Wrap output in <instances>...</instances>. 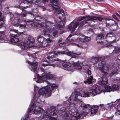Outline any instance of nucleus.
<instances>
[{"instance_id": "e2e57ef3", "label": "nucleus", "mask_w": 120, "mask_h": 120, "mask_svg": "<svg viewBox=\"0 0 120 120\" xmlns=\"http://www.w3.org/2000/svg\"><path fill=\"white\" fill-rule=\"evenodd\" d=\"M38 25H40V27H42V26H41V25H40V24H38Z\"/></svg>"}, {"instance_id": "774afa93", "label": "nucleus", "mask_w": 120, "mask_h": 120, "mask_svg": "<svg viewBox=\"0 0 120 120\" xmlns=\"http://www.w3.org/2000/svg\"><path fill=\"white\" fill-rule=\"evenodd\" d=\"M23 15L24 16V17L25 16V14H23Z\"/></svg>"}, {"instance_id": "0e129e2a", "label": "nucleus", "mask_w": 120, "mask_h": 120, "mask_svg": "<svg viewBox=\"0 0 120 120\" xmlns=\"http://www.w3.org/2000/svg\"><path fill=\"white\" fill-rule=\"evenodd\" d=\"M117 16L120 17V15L119 14L118 15V16Z\"/></svg>"}, {"instance_id": "e433bc0d", "label": "nucleus", "mask_w": 120, "mask_h": 120, "mask_svg": "<svg viewBox=\"0 0 120 120\" xmlns=\"http://www.w3.org/2000/svg\"><path fill=\"white\" fill-rule=\"evenodd\" d=\"M114 81L115 82H118L120 81V79L117 78L115 79Z\"/></svg>"}, {"instance_id": "1a4fd4ad", "label": "nucleus", "mask_w": 120, "mask_h": 120, "mask_svg": "<svg viewBox=\"0 0 120 120\" xmlns=\"http://www.w3.org/2000/svg\"><path fill=\"white\" fill-rule=\"evenodd\" d=\"M54 76L50 72H45L41 76H38L36 81L37 83H41L43 81H46L47 79H54Z\"/></svg>"}, {"instance_id": "2eb2a0df", "label": "nucleus", "mask_w": 120, "mask_h": 120, "mask_svg": "<svg viewBox=\"0 0 120 120\" xmlns=\"http://www.w3.org/2000/svg\"><path fill=\"white\" fill-rule=\"evenodd\" d=\"M22 20H19V18L18 17L15 18L12 22V24L14 26H18L21 29H24L25 27V26L24 25L19 24V23H21Z\"/></svg>"}, {"instance_id": "393cba45", "label": "nucleus", "mask_w": 120, "mask_h": 120, "mask_svg": "<svg viewBox=\"0 0 120 120\" xmlns=\"http://www.w3.org/2000/svg\"><path fill=\"white\" fill-rule=\"evenodd\" d=\"M93 77L92 76H91L89 78L86 80V81H84V82L85 83H87L89 84L91 83L92 82V80L93 79Z\"/></svg>"}, {"instance_id": "c85d7f7f", "label": "nucleus", "mask_w": 120, "mask_h": 120, "mask_svg": "<svg viewBox=\"0 0 120 120\" xmlns=\"http://www.w3.org/2000/svg\"><path fill=\"white\" fill-rule=\"evenodd\" d=\"M52 24V23L49 22H46V23L45 24V25L46 27L47 28H48V29H49V26H51L50 25Z\"/></svg>"}, {"instance_id": "6e6552de", "label": "nucleus", "mask_w": 120, "mask_h": 120, "mask_svg": "<svg viewBox=\"0 0 120 120\" xmlns=\"http://www.w3.org/2000/svg\"><path fill=\"white\" fill-rule=\"evenodd\" d=\"M34 100L33 99L31 101L30 107L28 109V114L30 113L33 114L34 113L38 116L41 115V112H43L44 110L38 106H36V103L35 102L34 103Z\"/></svg>"}, {"instance_id": "20e7f679", "label": "nucleus", "mask_w": 120, "mask_h": 120, "mask_svg": "<svg viewBox=\"0 0 120 120\" xmlns=\"http://www.w3.org/2000/svg\"><path fill=\"white\" fill-rule=\"evenodd\" d=\"M58 87V85L55 84H50L43 87L41 88L39 90L38 94H46L47 97L51 96L52 91L54 90Z\"/></svg>"}, {"instance_id": "72a5a7b5", "label": "nucleus", "mask_w": 120, "mask_h": 120, "mask_svg": "<svg viewBox=\"0 0 120 120\" xmlns=\"http://www.w3.org/2000/svg\"><path fill=\"white\" fill-rule=\"evenodd\" d=\"M42 65L43 66H52L54 68L55 67L54 65L53 64H42Z\"/></svg>"}, {"instance_id": "4be33fe9", "label": "nucleus", "mask_w": 120, "mask_h": 120, "mask_svg": "<svg viewBox=\"0 0 120 120\" xmlns=\"http://www.w3.org/2000/svg\"><path fill=\"white\" fill-rule=\"evenodd\" d=\"M79 36V37L77 38L76 39V40L77 42H79L80 43L81 42H85V36L80 35Z\"/></svg>"}, {"instance_id": "a211bd4d", "label": "nucleus", "mask_w": 120, "mask_h": 120, "mask_svg": "<svg viewBox=\"0 0 120 120\" xmlns=\"http://www.w3.org/2000/svg\"><path fill=\"white\" fill-rule=\"evenodd\" d=\"M28 63L29 64H30L31 66L30 69L32 71L35 72L37 69V66L38 63L37 62L31 63L30 61H28Z\"/></svg>"}, {"instance_id": "9b49d317", "label": "nucleus", "mask_w": 120, "mask_h": 120, "mask_svg": "<svg viewBox=\"0 0 120 120\" xmlns=\"http://www.w3.org/2000/svg\"><path fill=\"white\" fill-rule=\"evenodd\" d=\"M55 111L53 109H48L46 112V114L44 115L43 118H49L50 120H56L57 118V115L55 113Z\"/></svg>"}, {"instance_id": "69168bd1", "label": "nucleus", "mask_w": 120, "mask_h": 120, "mask_svg": "<svg viewBox=\"0 0 120 120\" xmlns=\"http://www.w3.org/2000/svg\"><path fill=\"white\" fill-rule=\"evenodd\" d=\"M116 14L117 15V16H118V15H119V14L117 13H116Z\"/></svg>"}, {"instance_id": "c756f323", "label": "nucleus", "mask_w": 120, "mask_h": 120, "mask_svg": "<svg viewBox=\"0 0 120 120\" xmlns=\"http://www.w3.org/2000/svg\"><path fill=\"white\" fill-rule=\"evenodd\" d=\"M115 114L116 115H120V104L119 105V106L118 107V111L115 113Z\"/></svg>"}, {"instance_id": "b1692460", "label": "nucleus", "mask_w": 120, "mask_h": 120, "mask_svg": "<svg viewBox=\"0 0 120 120\" xmlns=\"http://www.w3.org/2000/svg\"><path fill=\"white\" fill-rule=\"evenodd\" d=\"M104 87L106 90V92H110L111 91H112V87L111 86L106 85Z\"/></svg>"}, {"instance_id": "79ce46f5", "label": "nucleus", "mask_w": 120, "mask_h": 120, "mask_svg": "<svg viewBox=\"0 0 120 120\" xmlns=\"http://www.w3.org/2000/svg\"><path fill=\"white\" fill-rule=\"evenodd\" d=\"M36 95H35V96H34V99H35V100H37V101L38 102H40V100H39V99H38V98H37V99H36Z\"/></svg>"}, {"instance_id": "680f3d73", "label": "nucleus", "mask_w": 120, "mask_h": 120, "mask_svg": "<svg viewBox=\"0 0 120 120\" xmlns=\"http://www.w3.org/2000/svg\"><path fill=\"white\" fill-rule=\"evenodd\" d=\"M64 44V43H61V44H60V45H62V44Z\"/></svg>"}, {"instance_id": "c03bdc74", "label": "nucleus", "mask_w": 120, "mask_h": 120, "mask_svg": "<svg viewBox=\"0 0 120 120\" xmlns=\"http://www.w3.org/2000/svg\"><path fill=\"white\" fill-rule=\"evenodd\" d=\"M29 117V116H28V115H26L25 117V120H26Z\"/></svg>"}, {"instance_id": "6e6d98bb", "label": "nucleus", "mask_w": 120, "mask_h": 120, "mask_svg": "<svg viewBox=\"0 0 120 120\" xmlns=\"http://www.w3.org/2000/svg\"><path fill=\"white\" fill-rule=\"evenodd\" d=\"M120 98L119 99H117L116 100V102H118L120 101Z\"/></svg>"}, {"instance_id": "0eeeda50", "label": "nucleus", "mask_w": 120, "mask_h": 120, "mask_svg": "<svg viewBox=\"0 0 120 120\" xmlns=\"http://www.w3.org/2000/svg\"><path fill=\"white\" fill-rule=\"evenodd\" d=\"M50 2L52 3V5L53 9H55L57 11L58 10L59 17L62 21H65L66 19L64 17L65 14L64 11L62 9L59 10L58 6L59 5V2L57 0H51Z\"/></svg>"}, {"instance_id": "6ab92c4d", "label": "nucleus", "mask_w": 120, "mask_h": 120, "mask_svg": "<svg viewBox=\"0 0 120 120\" xmlns=\"http://www.w3.org/2000/svg\"><path fill=\"white\" fill-rule=\"evenodd\" d=\"M92 19L93 18L90 16H82L81 17H79L78 19V20L80 21L84 19H85L86 21L85 22V23H87V21L92 20Z\"/></svg>"}, {"instance_id": "bf43d9fd", "label": "nucleus", "mask_w": 120, "mask_h": 120, "mask_svg": "<svg viewBox=\"0 0 120 120\" xmlns=\"http://www.w3.org/2000/svg\"><path fill=\"white\" fill-rule=\"evenodd\" d=\"M5 0H2L1 1L0 0V3L2 2H4Z\"/></svg>"}, {"instance_id": "5701e85b", "label": "nucleus", "mask_w": 120, "mask_h": 120, "mask_svg": "<svg viewBox=\"0 0 120 120\" xmlns=\"http://www.w3.org/2000/svg\"><path fill=\"white\" fill-rule=\"evenodd\" d=\"M4 33L3 31L0 32V43L1 42H8V41H5L4 38Z\"/></svg>"}, {"instance_id": "f8f14e48", "label": "nucleus", "mask_w": 120, "mask_h": 120, "mask_svg": "<svg viewBox=\"0 0 120 120\" xmlns=\"http://www.w3.org/2000/svg\"><path fill=\"white\" fill-rule=\"evenodd\" d=\"M62 64L63 67L65 68L75 67L76 69L79 70H81L82 68L80 64L78 63H75L73 61H72L71 62H64Z\"/></svg>"}, {"instance_id": "4c0bfd02", "label": "nucleus", "mask_w": 120, "mask_h": 120, "mask_svg": "<svg viewBox=\"0 0 120 120\" xmlns=\"http://www.w3.org/2000/svg\"><path fill=\"white\" fill-rule=\"evenodd\" d=\"M15 32L16 33H18V30H14V29L13 30H10V32Z\"/></svg>"}, {"instance_id": "2f4dec72", "label": "nucleus", "mask_w": 120, "mask_h": 120, "mask_svg": "<svg viewBox=\"0 0 120 120\" xmlns=\"http://www.w3.org/2000/svg\"><path fill=\"white\" fill-rule=\"evenodd\" d=\"M113 35L112 33H110L107 34L106 36V37L107 38L113 37Z\"/></svg>"}, {"instance_id": "5fc2aeb1", "label": "nucleus", "mask_w": 120, "mask_h": 120, "mask_svg": "<svg viewBox=\"0 0 120 120\" xmlns=\"http://www.w3.org/2000/svg\"><path fill=\"white\" fill-rule=\"evenodd\" d=\"M62 40V38H60L58 41V42L59 43L60 42V41Z\"/></svg>"}, {"instance_id": "412c9836", "label": "nucleus", "mask_w": 120, "mask_h": 120, "mask_svg": "<svg viewBox=\"0 0 120 120\" xmlns=\"http://www.w3.org/2000/svg\"><path fill=\"white\" fill-rule=\"evenodd\" d=\"M104 38V34H100L98 36L96 40L98 42L100 43H102L103 42L102 40H103Z\"/></svg>"}, {"instance_id": "39448f33", "label": "nucleus", "mask_w": 120, "mask_h": 120, "mask_svg": "<svg viewBox=\"0 0 120 120\" xmlns=\"http://www.w3.org/2000/svg\"><path fill=\"white\" fill-rule=\"evenodd\" d=\"M101 64L99 63L98 64L99 69L102 72L103 76L99 79L98 81V83L102 85L107 84L108 82V80L106 76H108L109 73L107 72L108 68L105 66V65H101Z\"/></svg>"}, {"instance_id": "a19ab883", "label": "nucleus", "mask_w": 120, "mask_h": 120, "mask_svg": "<svg viewBox=\"0 0 120 120\" xmlns=\"http://www.w3.org/2000/svg\"><path fill=\"white\" fill-rule=\"evenodd\" d=\"M87 74L89 75H90L91 74V71L89 69L87 70Z\"/></svg>"}, {"instance_id": "423d86ee", "label": "nucleus", "mask_w": 120, "mask_h": 120, "mask_svg": "<svg viewBox=\"0 0 120 120\" xmlns=\"http://www.w3.org/2000/svg\"><path fill=\"white\" fill-rule=\"evenodd\" d=\"M66 114H65V113H63L62 114L64 115V116L63 117L64 119H72L71 118V117H74L76 120H80L82 119V117L81 115L79 114L78 111V110L76 109L73 108L69 111H67V110L66 112Z\"/></svg>"}, {"instance_id": "f03ea898", "label": "nucleus", "mask_w": 120, "mask_h": 120, "mask_svg": "<svg viewBox=\"0 0 120 120\" xmlns=\"http://www.w3.org/2000/svg\"><path fill=\"white\" fill-rule=\"evenodd\" d=\"M109 104V103H108L107 105H104L101 104L98 106L97 105L92 106L89 104H81L80 107L83 109L81 113L82 115L84 116H86L87 115L93 116L95 115L98 112L99 107L102 108H105L107 110L109 107L110 106V105H108Z\"/></svg>"}, {"instance_id": "58836bf2", "label": "nucleus", "mask_w": 120, "mask_h": 120, "mask_svg": "<svg viewBox=\"0 0 120 120\" xmlns=\"http://www.w3.org/2000/svg\"><path fill=\"white\" fill-rule=\"evenodd\" d=\"M112 17L115 19L116 20H118V18H117L116 16L115 15H112Z\"/></svg>"}, {"instance_id": "a878e982", "label": "nucleus", "mask_w": 120, "mask_h": 120, "mask_svg": "<svg viewBox=\"0 0 120 120\" xmlns=\"http://www.w3.org/2000/svg\"><path fill=\"white\" fill-rule=\"evenodd\" d=\"M112 91L118 90L119 86L117 85H114L112 87Z\"/></svg>"}, {"instance_id": "864d4df0", "label": "nucleus", "mask_w": 120, "mask_h": 120, "mask_svg": "<svg viewBox=\"0 0 120 120\" xmlns=\"http://www.w3.org/2000/svg\"><path fill=\"white\" fill-rule=\"evenodd\" d=\"M58 26L59 27V28H60L61 27H62V28H63L64 27V26H63L62 25H58Z\"/></svg>"}, {"instance_id": "4468645a", "label": "nucleus", "mask_w": 120, "mask_h": 120, "mask_svg": "<svg viewBox=\"0 0 120 120\" xmlns=\"http://www.w3.org/2000/svg\"><path fill=\"white\" fill-rule=\"evenodd\" d=\"M91 91L92 92L93 96L101 93L104 91L100 86L97 85L93 86L91 88Z\"/></svg>"}, {"instance_id": "8fccbe9b", "label": "nucleus", "mask_w": 120, "mask_h": 120, "mask_svg": "<svg viewBox=\"0 0 120 120\" xmlns=\"http://www.w3.org/2000/svg\"><path fill=\"white\" fill-rule=\"evenodd\" d=\"M113 117L112 116L110 117H107V119L108 120H112V119Z\"/></svg>"}, {"instance_id": "c9c22d12", "label": "nucleus", "mask_w": 120, "mask_h": 120, "mask_svg": "<svg viewBox=\"0 0 120 120\" xmlns=\"http://www.w3.org/2000/svg\"><path fill=\"white\" fill-rule=\"evenodd\" d=\"M27 14H29L30 15V16L31 17H33L34 16L32 14V13L31 12H28L27 13H26V15Z\"/></svg>"}, {"instance_id": "a18cd8bd", "label": "nucleus", "mask_w": 120, "mask_h": 120, "mask_svg": "<svg viewBox=\"0 0 120 120\" xmlns=\"http://www.w3.org/2000/svg\"><path fill=\"white\" fill-rule=\"evenodd\" d=\"M98 19L100 21H101L102 19V18L101 17H98Z\"/></svg>"}, {"instance_id": "ea45409f", "label": "nucleus", "mask_w": 120, "mask_h": 120, "mask_svg": "<svg viewBox=\"0 0 120 120\" xmlns=\"http://www.w3.org/2000/svg\"><path fill=\"white\" fill-rule=\"evenodd\" d=\"M58 32V31H55L53 32V35L54 37L57 35Z\"/></svg>"}, {"instance_id": "4d7b16f0", "label": "nucleus", "mask_w": 120, "mask_h": 120, "mask_svg": "<svg viewBox=\"0 0 120 120\" xmlns=\"http://www.w3.org/2000/svg\"><path fill=\"white\" fill-rule=\"evenodd\" d=\"M96 0L97 1L100 2L101 1H103V0Z\"/></svg>"}, {"instance_id": "603ef678", "label": "nucleus", "mask_w": 120, "mask_h": 120, "mask_svg": "<svg viewBox=\"0 0 120 120\" xmlns=\"http://www.w3.org/2000/svg\"><path fill=\"white\" fill-rule=\"evenodd\" d=\"M62 61L61 60V61L60 62V63H59L58 62H56V63H59V64H57V65L59 67V65H60V64H61V62Z\"/></svg>"}, {"instance_id": "7c9ffc66", "label": "nucleus", "mask_w": 120, "mask_h": 120, "mask_svg": "<svg viewBox=\"0 0 120 120\" xmlns=\"http://www.w3.org/2000/svg\"><path fill=\"white\" fill-rule=\"evenodd\" d=\"M33 2L32 0H24L23 1V2L24 4L28 3H31Z\"/></svg>"}, {"instance_id": "ddd939ff", "label": "nucleus", "mask_w": 120, "mask_h": 120, "mask_svg": "<svg viewBox=\"0 0 120 120\" xmlns=\"http://www.w3.org/2000/svg\"><path fill=\"white\" fill-rule=\"evenodd\" d=\"M51 38V37L47 39L44 38L43 37L39 38L38 39L39 46L41 47H46L52 41V40L50 39Z\"/></svg>"}, {"instance_id": "3c124183", "label": "nucleus", "mask_w": 120, "mask_h": 120, "mask_svg": "<svg viewBox=\"0 0 120 120\" xmlns=\"http://www.w3.org/2000/svg\"><path fill=\"white\" fill-rule=\"evenodd\" d=\"M34 90H38V88L36 86H34Z\"/></svg>"}, {"instance_id": "cd10ccee", "label": "nucleus", "mask_w": 120, "mask_h": 120, "mask_svg": "<svg viewBox=\"0 0 120 120\" xmlns=\"http://www.w3.org/2000/svg\"><path fill=\"white\" fill-rule=\"evenodd\" d=\"M112 21V23L110 24L109 23H108L107 22H106V25L107 26L109 27V26H112L113 24H114L116 23V22L114 21L113 20L110 19Z\"/></svg>"}, {"instance_id": "7ed1b4c3", "label": "nucleus", "mask_w": 120, "mask_h": 120, "mask_svg": "<svg viewBox=\"0 0 120 120\" xmlns=\"http://www.w3.org/2000/svg\"><path fill=\"white\" fill-rule=\"evenodd\" d=\"M65 54L70 56L72 58H75L78 57V56L81 54L80 53L79 54H75L72 52L66 50L65 51H58L57 52H51L48 54L47 58L50 61H53L56 60L55 59V55L57 56L59 55H62Z\"/></svg>"}, {"instance_id": "dca6fc26", "label": "nucleus", "mask_w": 120, "mask_h": 120, "mask_svg": "<svg viewBox=\"0 0 120 120\" xmlns=\"http://www.w3.org/2000/svg\"><path fill=\"white\" fill-rule=\"evenodd\" d=\"M10 35L11 37L10 40L11 42L13 43L18 42L19 45V43L20 44L21 42L19 41L18 37L20 35L18 34L15 35L13 34H11V33H10Z\"/></svg>"}, {"instance_id": "09e8293b", "label": "nucleus", "mask_w": 120, "mask_h": 120, "mask_svg": "<svg viewBox=\"0 0 120 120\" xmlns=\"http://www.w3.org/2000/svg\"><path fill=\"white\" fill-rule=\"evenodd\" d=\"M72 36V35H70L67 38L68 40H69L70 38H71Z\"/></svg>"}, {"instance_id": "de8ad7c7", "label": "nucleus", "mask_w": 120, "mask_h": 120, "mask_svg": "<svg viewBox=\"0 0 120 120\" xmlns=\"http://www.w3.org/2000/svg\"><path fill=\"white\" fill-rule=\"evenodd\" d=\"M48 0H42L43 2L45 3H47Z\"/></svg>"}, {"instance_id": "f3484780", "label": "nucleus", "mask_w": 120, "mask_h": 120, "mask_svg": "<svg viewBox=\"0 0 120 120\" xmlns=\"http://www.w3.org/2000/svg\"><path fill=\"white\" fill-rule=\"evenodd\" d=\"M79 23L76 22L74 23L73 26L72 25H70L68 28V29L69 30V31H71L72 32H74L76 28L79 25Z\"/></svg>"}, {"instance_id": "052dcab7", "label": "nucleus", "mask_w": 120, "mask_h": 120, "mask_svg": "<svg viewBox=\"0 0 120 120\" xmlns=\"http://www.w3.org/2000/svg\"><path fill=\"white\" fill-rule=\"evenodd\" d=\"M1 15H2V13L1 12H0V17H1Z\"/></svg>"}, {"instance_id": "37998d69", "label": "nucleus", "mask_w": 120, "mask_h": 120, "mask_svg": "<svg viewBox=\"0 0 120 120\" xmlns=\"http://www.w3.org/2000/svg\"><path fill=\"white\" fill-rule=\"evenodd\" d=\"M72 45H75L76 46H77L79 47H80V45H79L78 44H76L72 43Z\"/></svg>"}, {"instance_id": "9d476101", "label": "nucleus", "mask_w": 120, "mask_h": 120, "mask_svg": "<svg viewBox=\"0 0 120 120\" xmlns=\"http://www.w3.org/2000/svg\"><path fill=\"white\" fill-rule=\"evenodd\" d=\"M35 41L34 39L32 37H29L26 41L25 43L23 42H21L19 44V46L21 48L25 49L27 48L31 47L34 46Z\"/></svg>"}, {"instance_id": "aec40b11", "label": "nucleus", "mask_w": 120, "mask_h": 120, "mask_svg": "<svg viewBox=\"0 0 120 120\" xmlns=\"http://www.w3.org/2000/svg\"><path fill=\"white\" fill-rule=\"evenodd\" d=\"M120 66V65L118 64H116V65L114 66V67L113 68V70H113V72H112V73L110 74V75L112 76L115 74H117V72L119 70Z\"/></svg>"}, {"instance_id": "bb28decb", "label": "nucleus", "mask_w": 120, "mask_h": 120, "mask_svg": "<svg viewBox=\"0 0 120 120\" xmlns=\"http://www.w3.org/2000/svg\"><path fill=\"white\" fill-rule=\"evenodd\" d=\"M120 52V48L118 47H116L113 51V52L115 53H117L118 52Z\"/></svg>"}, {"instance_id": "338daca9", "label": "nucleus", "mask_w": 120, "mask_h": 120, "mask_svg": "<svg viewBox=\"0 0 120 120\" xmlns=\"http://www.w3.org/2000/svg\"><path fill=\"white\" fill-rule=\"evenodd\" d=\"M74 39H71V41H74Z\"/></svg>"}, {"instance_id": "f704fd0d", "label": "nucleus", "mask_w": 120, "mask_h": 120, "mask_svg": "<svg viewBox=\"0 0 120 120\" xmlns=\"http://www.w3.org/2000/svg\"><path fill=\"white\" fill-rule=\"evenodd\" d=\"M85 42L91 40V38L90 37L85 36Z\"/></svg>"}, {"instance_id": "f257e3e1", "label": "nucleus", "mask_w": 120, "mask_h": 120, "mask_svg": "<svg viewBox=\"0 0 120 120\" xmlns=\"http://www.w3.org/2000/svg\"><path fill=\"white\" fill-rule=\"evenodd\" d=\"M78 96L83 97H89L93 96L92 92L91 91L90 88L84 87L82 90L80 92H75L74 93L72 94L69 97L68 100L66 101L67 106L74 107L75 105L74 101H82L78 98Z\"/></svg>"}, {"instance_id": "49530a36", "label": "nucleus", "mask_w": 120, "mask_h": 120, "mask_svg": "<svg viewBox=\"0 0 120 120\" xmlns=\"http://www.w3.org/2000/svg\"><path fill=\"white\" fill-rule=\"evenodd\" d=\"M84 23L83 22H81L80 23V26H82L84 24Z\"/></svg>"}, {"instance_id": "473e14b6", "label": "nucleus", "mask_w": 120, "mask_h": 120, "mask_svg": "<svg viewBox=\"0 0 120 120\" xmlns=\"http://www.w3.org/2000/svg\"><path fill=\"white\" fill-rule=\"evenodd\" d=\"M4 24V19L1 18L0 19V26L3 25Z\"/></svg>"}, {"instance_id": "13d9d810", "label": "nucleus", "mask_w": 120, "mask_h": 120, "mask_svg": "<svg viewBox=\"0 0 120 120\" xmlns=\"http://www.w3.org/2000/svg\"><path fill=\"white\" fill-rule=\"evenodd\" d=\"M73 84H77L78 83L76 82H75L73 83Z\"/></svg>"}]
</instances>
